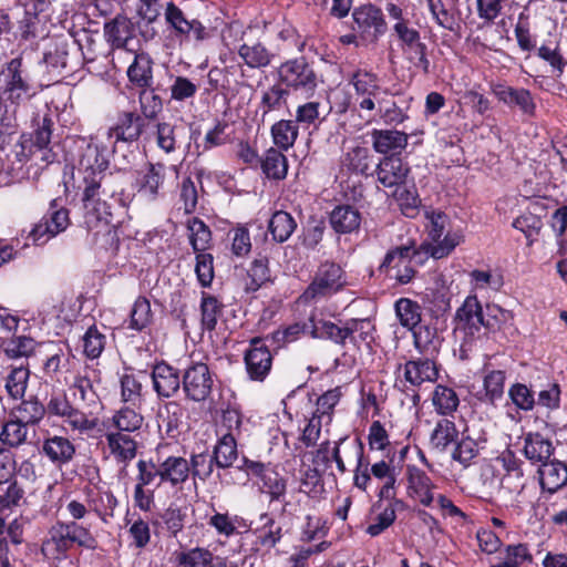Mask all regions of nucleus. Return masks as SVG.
Segmentation results:
<instances>
[{
	"instance_id": "nucleus-18",
	"label": "nucleus",
	"mask_w": 567,
	"mask_h": 567,
	"mask_svg": "<svg viewBox=\"0 0 567 567\" xmlns=\"http://www.w3.org/2000/svg\"><path fill=\"white\" fill-rule=\"evenodd\" d=\"M71 224L68 208L59 206L56 199L50 202L48 212L29 234L35 245H43L49 239L64 231Z\"/></svg>"
},
{
	"instance_id": "nucleus-63",
	"label": "nucleus",
	"mask_w": 567,
	"mask_h": 567,
	"mask_svg": "<svg viewBox=\"0 0 567 567\" xmlns=\"http://www.w3.org/2000/svg\"><path fill=\"white\" fill-rule=\"evenodd\" d=\"M118 501L111 489L99 491L90 497L89 507L104 523L109 524L114 518Z\"/></svg>"
},
{
	"instance_id": "nucleus-52",
	"label": "nucleus",
	"mask_w": 567,
	"mask_h": 567,
	"mask_svg": "<svg viewBox=\"0 0 567 567\" xmlns=\"http://www.w3.org/2000/svg\"><path fill=\"white\" fill-rule=\"evenodd\" d=\"M392 197L405 217L415 218L417 216L421 199L414 182L393 188Z\"/></svg>"
},
{
	"instance_id": "nucleus-25",
	"label": "nucleus",
	"mask_w": 567,
	"mask_h": 567,
	"mask_svg": "<svg viewBox=\"0 0 567 567\" xmlns=\"http://www.w3.org/2000/svg\"><path fill=\"white\" fill-rule=\"evenodd\" d=\"M154 59L145 51H133V60L126 69L127 84L131 90L148 87L154 84Z\"/></svg>"
},
{
	"instance_id": "nucleus-10",
	"label": "nucleus",
	"mask_w": 567,
	"mask_h": 567,
	"mask_svg": "<svg viewBox=\"0 0 567 567\" xmlns=\"http://www.w3.org/2000/svg\"><path fill=\"white\" fill-rule=\"evenodd\" d=\"M277 79L289 92L312 96L318 87V74L313 63L303 55L289 59L277 68Z\"/></svg>"
},
{
	"instance_id": "nucleus-59",
	"label": "nucleus",
	"mask_w": 567,
	"mask_h": 567,
	"mask_svg": "<svg viewBox=\"0 0 567 567\" xmlns=\"http://www.w3.org/2000/svg\"><path fill=\"white\" fill-rule=\"evenodd\" d=\"M238 55L251 69H262L271 63L274 54L267 47L257 41L254 44L243 43L238 48Z\"/></svg>"
},
{
	"instance_id": "nucleus-40",
	"label": "nucleus",
	"mask_w": 567,
	"mask_h": 567,
	"mask_svg": "<svg viewBox=\"0 0 567 567\" xmlns=\"http://www.w3.org/2000/svg\"><path fill=\"white\" fill-rule=\"evenodd\" d=\"M47 413L45 404L37 395H30L28 399H22L18 405L13 406L9 415L18 417L20 422L29 426H38Z\"/></svg>"
},
{
	"instance_id": "nucleus-51",
	"label": "nucleus",
	"mask_w": 567,
	"mask_h": 567,
	"mask_svg": "<svg viewBox=\"0 0 567 567\" xmlns=\"http://www.w3.org/2000/svg\"><path fill=\"white\" fill-rule=\"evenodd\" d=\"M224 307L223 301L218 297L209 292L202 291L199 311L203 330L212 332L216 329L218 319L223 315Z\"/></svg>"
},
{
	"instance_id": "nucleus-41",
	"label": "nucleus",
	"mask_w": 567,
	"mask_h": 567,
	"mask_svg": "<svg viewBox=\"0 0 567 567\" xmlns=\"http://www.w3.org/2000/svg\"><path fill=\"white\" fill-rule=\"evenodd\" d=\"M290 92L277 79V82L269 85L261 92L258 111L261 112V120L265 121L266 115L272 112H279L288 105Z\"/></svg>"
},
{
	"instance_id": "nucleus-5",
	"label": "nucleus",
	"mask_w": 567,
	"mask_h": 567,
	"mask_svg": "<svg viewBox=\"0 0 567 567\" xmlns=\"http://www.w3.org/2000/svg\"><path fill=\"white\" fill-rule=\"evenodd\" d=\"M82 189V202L85 210V223L89 228L97 224L105 226L112 223V206L107 202L123 190L120 182H112L110 177L102 181V184L80 186Z\"/></svg>"
},
{
	"instance_id": "nucleus-12",
	"label": "nucleus",
	"mask_w": 567,
	"mask_h": 567,
	"mask_svg": "<svg viewBox=\"0 0 567 567\" xmlns=\"http://www.w3.org/2000/svg\"><path fill=\"white\" fill-rule=\"evenodd\" d=\"M146 125L144 116L136 110L117 112L115 120L106 131V136L112 142V153H116L120 143L131 145L138 142Z\"/></svg>"
},
{
	"instance_id": "nucleus-27",
	"label": "nucleus",
	"mask_w": 567,
	"mask_h": 567,
	"mask_svg": "<svg viewBox=\"0 0 567 567\" xmlns=\"http://www.w3.org/2000/svg\"><path fill=\"white\" fill-rule=\"evenodd\" d=\"M140 409L141 406L123 404L103 422L105 430L122 431L125 434L140 436L144 425V415Z\"/></svg>"
},
{
	"instance_id": "nucleus-36",
	"label": "nucleus",
	"mask_w": 567,
	"mask_h": 567,
	"mask_svg": "<svg viewBox=\"0 0 567 567\" xmlns=\"http://www.w3.org/2000/svg\"><path fill=\"white\" fill-rule=\"evenodd\" d=\"M426 1L430 12L437 25L454 33L460 31V11L455 7L456 0Z\"/></svg>"
},
{
	"instance_id": "nucleus-47",
	"label": "nucleus",
	"mask_w": 567,
	"mask_h": 567,
	"mask_svg": "<svg viewBox=\"0 0 567 567\" xmlns=\"http://www.w3.org/2000/svg\"><path fill=\"white\" fill-rule=\"evenodd\" d=\"M212 455L217 470L230 468L238 458L237 441L234 434H223L214 445Z\"/></svg>"
},
{
	"instance_id": "nucleus-3",
	"label": "nucleus",
	"mask_w": 567,
	"mask_h": 567,
	"mask_svg": "<svg viewBox=\"0 0 567 567\" xmlns=\"http://www.w3.org/2000/svg\"><path fill=\"white\" fill-rule=\"evenodd\" d=\"M110 166V151L107 145L96 137H81L76 142V168L82 178L80 186L102 184L110 177L118 182V173L107 172Z\"/></svg>"
},
{
	"instance_id": "nucleus-37",
	"label": "nucleus",
	"mask_w": 567,
	"mask_h": 567,
	"mask_svg": "<svg viewBox=\"0 0 567 567\" xmlns=\"http://www.w3.org/2000/svg\"><path fill=\"white\" fill-rule=\"evenodd\" d=\"M555 452L551 440L539 432H529L524 436V455L533 464H539L551 460Z\"/></svg>"
},
{
	"instance_id": "nucleus-21",
	"label": "nucleus",
	"mask_w": 567,
	"mask_h": 567,
	"mask_svg": "<svg viewBox=\"0 0 567 567\" xmlns=\"http://www.w3.org/2000/svg\"><path fill=\"white\" fill-rule=\"evenodd\" d=\"M151 380L152 388L159 401L174 398L182 386L179 370L165 360H156L151 365Z\"/></svg>"
},
{
	"instance_id": "nucleus-60",
	"label": "nucleus",
	"mask_w": 567,
	"mask_h": 567,
	"mask_svg": "<svg viewBox=\"0 0 567 567\" xmlns=\"http://www.w3.org/2000/svg\"><path fill=\"white\" fill-rule=\"evenodd\" d=\"M261 523L255 529L258 543L265 548H274L282 538V528L276 522L274 516L267 512L261 513L259 516Z\"/></svg>"
},
{
	"instance_id": "nucleus-35",
	"label": "nucleus",
	"mask_w": 567,
	"mask_h": 567,
	"mask_svg": "<svg viewBox=\"0 0 567 567\" xmlns=\"http://www.w3.org/2000/svg\"><path fill=\"white\" fill-rule=\"evenodd\" d=\"M137 92V101L140 112L146 122H154L158 118L164 110V97L162 93L166 92L161 84H151L148 87L135 90Z\"/></svg>"
},
{
	"instance_id": "nucleus-44",
	"label": "nucleus",
	"mask_w": 567,
	"mask_h": 567,
	"mask_svg": "<svg viewBox=\"0 0 567 567\" xmlns=\"http://www.w3.org/2000/svg\"><path fill=\"white\" fill-rule=\"evenodd\" d=\"M350 447L355 456L353 486L362 492H367L372 474L370 460L364 454V444L360 437H355L351 441Z\"/></svg>"
},
{
	"instance_id": "nucleus-33",
	"label": "nucleus",
	"mask_w": 567,
	"mask_h": 567,
	"mask_svg": "<svg viewBox=\"0 0 567 567\" xmlns=\"http://www.w3.org/2000/svg\"><path fill=\"white\" fill-rule=\"evenodd\" d=\"M183 125L172 121H157L151 137L155 145L166 155L175 153L181 147V138L184 136Z\"/></svg>"
},
{
	"instance_id": "nucleus-56",
	"label": "nucleus",
	"mask_w": 567,
	"mask_h": 567,
	"mask_svg": "<svg viewBox=\"0 0 567 567\" xmlns=\"http://www.w3.org/2000/svg\"><path fill=\"white\" fill-rule=\"evenodd\" d=\"M270 135L276 148L286 152L295 145L299 136V127L295 121L282 118L271 125Z\"/></svg>"
},
{
	"instance_id": "nucleus-62",
	"label": "nucleus",
	"mask_w": 567,
	"mask_h": 567,
	"mask_svg": "<svg viewBox=\"0 0 567 567\" xmlns=\"http://www.w3.org/2000/svg\"><path fill=\"white\" fill-rule=\"evenodd\" d=\"M432 404L437 414L453 416L458 409L460 398L454 389L437 384L432 394Z\"/></svg>"
},
{
	"instance_id": "nucleus-29",
	"label": "nucleus",
	"mask_w": 567,
	"mask_h": 567,
	"mask_svg": "<svg viewBox=\"0 0 567 567\" xmlns=\"http://www.w3.org/2000/svg\"><path fill=\"white\" fill-rule=\"evenodd\" d=\"M41 453L54 466L62 468L73 461L76 449L69 437L48 434L42 441Z\"/></svg>"
},
{
	"instance_id": "nucleus-54",
	"label": "nucleus",
	"mask_w": 567,
	"mask_h": 567,
	"mask_svg": "<svg viewBox=\"0 0 567 567\" xmlns=\"http://www.w3.org/2000/svg\"><path fill=\"white\" fill-rule=\"evenodd\" d=\"M121 402L124 405L142 406L144 402V386L138 375L124 372L120 377Z\"/></svg>"
},
{
	"instance_id": "nucleus-17",
	"label": "nucleus",
	"mask_w": 567,
	"mask_h": 567,
	"mask_svg": "<svg viewBox=\"0 0 567 567\" xmlns=\"http://www.w3.org/2000/svg\"><path fill=\"white\" fill-rule=\"evenodd\" d=\"M398 40L406 61L423 75L431 73L430 51L421 33L412 27H396Z\"/></svg>"
},
{
	"instance_id": "nucleus-4",
	"label": "nucleus",
	"mask_w": 567,
	"mask_h": 567,
	"mask_svg": "<svg viewBox=\"0 0 567 567\" xmlns=\"http://www.w3.org/2000/svg\"><path fill=\"white\" fill-rule=\"evenodd\" d=\"M348 285L346 270L333 260L320 262L307 288L298 297L301 305H313L330 299L341 292Z\"/></svg>"
},
{
	"instance_id": "nucleus-26",
	"label": "nucleus",
	"mask_w": 567,
	"mask_h": 567,
	"mask_svg": "<svg viewBox=\"0 0 567 567\" xmlns=\"http://www.w3.org/2000/svg\"><path fill=\"white\" fill-rule=\"evenodd\" d=\"M156 453L162 470L161 483L173 488L183 486L190 477L188 460L179 455H164L161 446L156 447Z\"/></svg>"
},
{
	"instance_id": "nucleus-24",
	"label": "nucleus",
	"mask_w": 567,
	"mask_h": 567,
	"mask_svg": "<svg viewBox=\"0 0 567 567\" xmlns=\"http://www.w3.org/2000/svg\"><path fill=\"white\" fill-rule=\"evenodd\" d=\"M377 181L385 188H395L408 183L410 165L398 155L383 156L374 167Z\"/></svg>"
},
{
	"instance_id": "nucleus-30",
	"label": "nucleus",
	"mask_w": 567,
	"mask_h": 567,
	"mask_svg": "<svg viewBox=\"0 0 567 567\" xmlns=\"http://www.w3.org/2000/svg\"><path fill=\"white\" fill-rule=\"evenodd\" d=\"M542 494L554 495L567 485V463L551 458L537 470Z\"/></svg>"
},
{
	"instance_id": "nucleus-45",
	"label": "nucleus",
	"mask_w": 567,
	"mask_h": 567,
	"mask_svg": "<svg viewBox=\"0 0 567 567\" xmlns=\"http://www.w3.org/2000/svg\"><path fill=\"white\" fill-rule=\"evenodd\" d=\"M346 169L355 175L364 177L373 176V157L367 147L355 146L349 150L342 159Z\"/></svg>"
},
{
	"instance_id": "nucleus-19",
	"label": "nucleus",
	"mask_w": 567,
	"mask_h": 567,
	"mask_svg": "<svg viewBox=\"0 0 567 567\" xmlns=\"http://www.w3.org/2000/svg\"><path fill=\"white\" fill-rule=\"evenodd\" d=\"M353 31L362 39L378 41L388 31L384 14L375 4L365 3L352 10Z\"/></svg>"
},
{
	"instance_id": "nucleus-43",
	"label": "nucleus",
	"mask_w": 567,
	"mask_h": 567,
	"mask_svg": "<svg viewBox=\"0 0 567 567\" xmlns=\"http://www.w3.org/2000/svg\"><path fill=\"white\" fill-rule=\"evenodd\" d=\"M411 331L413 334V344L422 355L434 357L439 353L442 339L439 336L436 327L420 323Z\"/></svg>"
},
{
	"instance_id": "nucleus-57",
	"label": "nucleus",
	"mask_w": 567,
	"mask_h": 567,
	"mask_svg": "<svg viewBox=\"0 0 567 567\" xmlns=\"http://www.w3.org/2000/svg\"><path fill=\"white\" fill-rule=\"evenodd\" d=\"M284 151L270 147L265 152L260 159L262 173L267 178L281 181L286 178L288 172V159L282 153Z\"/></svg>"
},
{
	"instance_id": "nucleus-2",
	"label": "nucleus",
	"mask_w": 567,
	"mask_h": 567,
	"mask_svg": "<svg viewBox=\"0 0 567 567\" xmlns=\"http://www.w3.org/2000/svg\"><path fill=\"white\" fill-rule=\"evenodd\" d=\"M44 84L30 74L22 56H16L6 62L0 70V93L13 109L30 103L42 90Z\"/></svg>"
},
{
	"instance_id": "nucleus-31",
	"label": "nucleus",
	"mask_w": 567,
	"mask_h": 567,
	"mask_svg": "<svg viewBox=\"0 0 567 567\" xmlns=\"http://www.w3.org/2000/svg\"><path fill=\"white\" fill-rule=\"evenodd\" d=\"M330 227L339 236L358 234L362 224V214L349 204H339L328 216Z\"/></svg>"
},
{
	"instance_id": "nucleus-11",
	"label": "nucleus",
	"mask_w": 567,
	"mask_h": 567,
	"mask_svg": "<svg viewBox=\"0 0 567 567\" xmlns=\"http://www.w3.org/2000/svg\"><path fill=\"white\" fill-rule=\"evenodd\" d=\"M349 84L354 90V99L359 110L374 112L377 110V100L381 95H394L388 87H382L381 78L372 70L358 68L348 76Z\"/></svg>"
},
{
	"instance_id": "nucleus-58",
	"label": "nucleus",
	"mask_w": 567,
	"mask_h": 567,
	"mask_svg": "<svg viewBox=\"0 0 567 567\" xmlns=\"http://www.w3.org/2000/svg\"><path fill=\"white\" fill-rule=\"evenodd\" d=\"M136 483L146 485L152 488H158L164 484L161 483L162 470L156 452L154 456L140 458L136 462Z\"/></svg>"
},
{
	"instance_id": "nucleus-53",
	"label": "nucleus",
	"mask_w": 567,
	"mask_h": 567,
	"mask_svg": "<svg viewBox=\"0 0 567 567\" xmlns=\"http://www.w3.org/2000/svg\"><path fill=\"white\" fill-rule=\"evenodd\" d=\"M503 466L506 471L503 481L508 485L512 493H522L525 487V474L523 471L524 462L512 451L505 453L502 457Z\"/></svg>"
},
{
	"instance_id": "nucleus-15",
	"label": "nucleus",
	"mask_w": 567,
	"mask_h": 567,
	"mask_svg": "<svg viewBox=\"0 0 567 567\" xmlns=\"http://www.w3.org/2000/svg\"><path fill=\"white\" fill-rule=\"evenodd\" d=\"M166 171L167 166L162 162L145 163L134 173L133 192L146 200H156L164 193Z\"/></svg>"
},
{
	"instance_id": "nucleus-64",
	"label": "nucleus",
	"mask_w": 567,
	"mask_h": 567,
	"mask_svg": "<svg viewBox=\"0 0 567 567\" xmlns=\"http://www.w3.org/2000/svg\"><path fill=\"white\" fill-rule=\"evenodd\" d=\"M395 316L403 328L413 330L421 323L422 308L410 298H399L394 303Z\"/></svg>"
},
{
	"instance_id": "nucleus-16",
	"label": "nucleus",
	"mask_w": 567,
	"mask_h": 567,
	"mask_svg": "<svg viewBox=\"0 0 567 567\" xmlns=\"http://www.w3.org/2000/svg\"><path fill=\"white\" fill-rule=\"evenodd\" d=\"M265 337H254L244 352V364L247 377L254 382H264L272 370L274 353Z\"/></svg>"
},
{
	"instance_id": "nucleus-38",
	"label": "nucleus",
	"mask_w": 567,
	"mask_h": 567,
	"mask_svg": "<svg viewBox=\"0 0 567 567\" xmlns=\"http://www.w3.org/2000/svg\"><path fill=\"white\" fill-rule=\"evenodd\" d=\"M460 432L454 421L444 417L435 423L430 434L429 449L437 454L445 453L452 444H455Z\"/></svg>"
},
{
	"instance_id": "nucleus-50",
	"label": "nucleus",
	"mask_w": 567,
	"mask_h": 567,
	"mask_svg": "<svg viewBox=\"0 0 567 567\" xmlns=\"http://www.w3.org/2000/svg\"><path fill=\"white\" fill-rule=\"evenodd\" d=\"M127 329L135 332H145L154 322V312L150 300L145 296H138L130 311Z\"/></svg>"
},
{
	"instance_id": "nucleus-9",
	"label": "nucleus",
	"mask_w": 567,
	"mask_h": 567,
	"mask_svg": "<svg viewBox=\"0 0 567 567\" xmlns=\"http://www.w3.org/2000/svg\"><path fill=\"white\" fill-rule=\"evenodd\" d=\"M49 419H58L71 431L86 433L92 431L96 423L90 419L74 399L71 400L64 390L53 391L45 403Z\"/></svg>"
},
{
	"instance_id": "nucleus-23",
	"label": "nucleus",
	"mask_w": 567,
	"mask_h": 567,
	"mask_svg": "<svg viewBox=\"0 0 567 567\" xmlns=\"http://www.w3.org/2000/svg\"><path fill=\"white\" fill-rule=\"evenodd\" d=\"M14 39L20 45L25 44L32 47L39 40L48 34L45 22L37 12L25 9L18 10L14 14V29L12 30Z\"/></svg>"
},
{
	"instance_id": "nucleus-14",
	"label": "nucleus",
	"mask_w": 567,
	"mask_h": 567,
	"mask_svg": "<svg viewBox=\"0 0 567 567\" xmlns=\"http://www.w3.org/2000/svg\"><path fill=\"white\" fill-rule=\"evenodd\" d=\"M182 388L186 400L206 401L214 388V373L207 363L192 361L182 374Z\"/></svg>"
},
{
	"instance_id": "nucleus-28",
	"label": "nucleus",
	"mask_w": 567,
	"mask_h": 567,
	"mask_svg": "<svg viewBox=\"0 0 567 567\" xmlns=\"http://www.w3.org/2000/svg\"><path fill=\"white\" fill-rule=\"evenodd\" d=\"M104 439L110 455L117 464L127 465L138 452L137 436L122 433V431L105 430Z\"/></svg>"
},
{
	"instance_id": "nucleus-20",
	"label": "nucleus",
	"mask_w": 567,
	"mask_h": 567,
	"mask_svg": "<svg viewBox=\"0 0 567 567\" xmlns=\"http://www.w3.org/2000/svg\"><path fill=\"white\" fill-rule=\"evenodd\" d=\"M491 92L496 100L511 111H518L523 116H536L537 104L533 93L525 87H515L506 83L492 82Z\"/></svg>"
},
{
	"instance_id": "nucleus-32",
	"label": "nucleus",
	"mask_w": 567,
	"mask_h": 567,
	"mask_svg": "<svg viewBox=\"0 0 567 567\" xmlns=\"http://www.w3.org/2000/svg\"><path fill=\"white\" fill-rule=\"evenodd\" d=\"M313 320L315 313H311L307 321H296L287 326H280L265 338L275 348V351L286 348L290 343L300 340L302 337L308 336L311 338Z\"/></svg>"
},
{
	"instance_id": "nucleus-61",
	"label": "nucleus",
	"mask_w": 567,
	"mask_h": 567,
	"mask_svg": "<svg viewBox=\"0 0 567 567\" xmlns=\"http://www.w3.org/2000/svg\"><path fill=\"white\" fill-rule=\"evenodd\" d=\"M165 21L173 30V34L181 42L190 40V20L185 17L183 10L173 1L166 3Z\"/></svg>"
},
{
	"instance_id": "nucleus-55",
	"label": "nucleus",
	"mask_w": 567,
	"mask_h": 567,
	"mask_svg": "<svg viewBox=\"0 0 567 567\" xmlns=\"http://www.w3.org/2000/svg\"><path fill=\"white\" fill-rule=\"evenodd\" d=\"M296 229V219L285 210H276L268 221V230L277 244L286 243Z\"/></svg>"
},
{
	"instance_id": "nucleus-42",
	"label": "nucleus",
	"mask_w": 567,
	"mask_h": 567,
	"mask_svg": "<svg viewBox=\"0 0 567 567\" xmlns=\"http://www.w3.org/2000/svg\"><path fill=\"white\" fill-rule=\"evenodd\" d=\"M424 229L427 235L426 241L432 243V245H439L444 240V236L451 231L449 228L451 226L450 216L441 209H435L432 207H426L424 209Z\"/></svg>"
},
{
	"instance_id": "nucleus-13",
	"label": "nucleus",
	"mask_w": 567,
	"mask_h": 567,
	"mask_svg": "<svg viewBox=\"0 0 567 567\" xmlns=\"http://www.w3.org/2000/svg\"><path fill=\"white\" fill-rule=\"evenodd\" d=\"M464 240L461 231H449L444 236V240L439 245H432L426 240L420 245L415 239L409 238L404 244L409 247V258L411 265L417 270L419 267L424 266L430 258L442 259L452 254V251Z\"/></svg>"
},
{
	"instance_id": "nucleus-7",
	"label": "nucleus",
	"mask_w": 567,
	"mask_h": 567,
	"mask_svg": "<svg viewBox=\"0 0 567 567\" xmlns=\"http://www.w3.org/2000/svg\"><path fill=\"white\" fill-rule=\"evenodd\" d=\"M403 369V380L395 382L398 388L408 398L413 406L421 402L419 389L423 383H434L440 378L439 365L434 357L423 355L412 358L400 365Z\"/></svg>"
},
{
	"instance_id": "nucleus-22",
	"label": "nucleus",
	"mask_w": 567,
	"mask_h": 567,
	"mask_svg": "<svg viewBox=\"0 0 567 567\" xmlns=\"http://www.w3.org/2000/svg\"><path fill=\"white\" fill-rule=\"evenodd\" d=\"M483 306L476 295L467 296L456 309V329L471 340L481 339L483 330Z\"/></svg>"
},
{
	"instance_id": "nucleus-34",
	"label": "nucleus",
	"mask_w": 567,
	"mask_h": 567,
	"mask_svg": "<svg viewBox=\"0 0 567 567\" xmlns=\"http://www.w3.org/2000/svg\"><path fill=\"white\" fill-rule=\"evenodd\" d=\"M370 135L373 150L384 156L400 154L408 146L409 135L402 131L373 128Z\"/></svg>"
},
{
	"instance_id": "nucleus-6",
	"label": "nucleus",
	"mask_w": 567,
	"mask_h": 567,
	"mask_svg": "<svg viewBox=\"0 0 567 567\" xmlns=\"http://www.w3.org/2000/svg\"><path fill=\"white\" fill-rule=\"evenodd\" d=\"M48 544L54 546L56 557H66L68 551L75 545L89 550L99 546L91 526L75 520H56L49 529Z\"/></svg>"
},
{
	"instance_id": "nucleus-48",
	"label": "nucleus",
	"mask_w": 567,
	"mask_h": 567,
	"mask_svg": "<svg viewBox=\"0 0 567 567\" xmlns=\"http://www.w3.org/2000/svg\"><path fill=\"white\" fill-rule=\"evenodd\" d=\"M133 25L125 17H116L104 24V37L113 49H126L132 39Z\"/></svg>"
},
{
	"instance_id": "nucleus-49",
	"label": "nucleus",
	"mask_w": 567,
	"mask_h": 567,
	"mask_svg": "<svg viewBox=\"0 0 567 567\" xmlns=\"http://www.w3.org/2000/svg\"><path fill=\"white\" fill-rule=\"evenodd\" d=\"M514 35L522 52L530 53L537 49V37L532 32L529 6L526 4L517 16Z\"/></svg>"
},
{
	"instance_id": "nucleus-39",
	"label": "nucleus",
	"mask_w": 567,
	"mask_h": 567,
	"mask_svg": "<svg viewBox=\"0 0 567 567\" xmlns=\"http://www.w3.org/2000/svg\"><path fill=\"white\" fill-rule=\"evenodd\" d=\"M408 489L412 492L420 503L424 506H431L434 501L432 489L434 484L430 476L415 465H409L406 468Z\"/></svg>"
},
{
	"instance_id": "nucleus-46",
	"label": "nucleus",
	"mask_w": 567,
	"mask_h": 567,
	"mask_svg": "<svg viewBox=\"0 0 567 567\" xmlns=\"http://www.w3.org/2000/svg\"><path fill=\"white\" fill-rule=\"evenodd\" d=\"M159 406L157 419L159 427L165 429L168 437H176L179 434V427L183 423L184 408L177 401H163Z\"/></svg>"
},
{
	"instance_id": "nucleus-1",
	"label": "nucleus",
	"mask_w": 567,
	"mask_h": 567,
	"mask_svg": "<svg viewBox=\"0 0 567 567\" xmlns=\"http://www.w3.org/2000/svg\"><path fill=\"white\" fill-rule=\"evenodd\" d=\"M375 327L369 318H337L334 321L317 318L312 322L311 339L329 341L341 349L351 346L360 349L362 343L373 340Z\"/></svg>"
},
{
	"instance_id": "nucleus-8",
	"label": "nucleus",
	"mask_w": 567,
	"mask_h": 567,
	"mask_svg": "<svg viewBox=\"0 0 567 567\" xmlns=\"http://www.w3.org/2000/svg\"><path fill=\"white\" fill-rule=\"evenodd\" d=\"M81 56L82 49L80 45L69 42L64 38L54 39L41 60L50 75L49 81L59 82L60 79L73 73L81 65Z\"/></svg>"
}]
</instances>
